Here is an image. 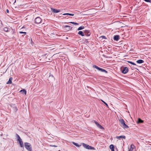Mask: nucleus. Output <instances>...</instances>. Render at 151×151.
Segmentation results:
<instances>
[{"label": "nucleus", "mask_w": 151, "mask_h": 151, "mask_svg": "<svg viewBox=\"0 0 151 151\" xmlns=\"http://www.w3.org/2000/svg\"><path fill=\"white\" fill-rule=\"evenodd\" d=\"M136 62L138 63L141 64L143 63L144 62V61L142 60H137Z\"/></svg>", "instance_id": "dca6fc26"}, {"label": "nucleus", "mask_w": 151, "mask_h": 151, "mask_svg": "<svg viewBox=\"0 0 151 151\" xmlns=\"http://www.w3.org/2000/svg\"><path fill=\"white\" fill-rule=\"evenodd\" d=\"M85 35L87 36H89L90 35L91 32L88 30H86L84 31Z\"/></svg>", "instance_id": "1a4fd4ad"}, {"label": "nucleus", "mask_w": 151, "mask_h": 151, "mask_svg": "<svg viewBox=\"0 0 151 151\" xmlns=\"http://www.w3.org/2000/svg\"><path fill=\"white\" fill-rule=\"evenodd\" d=\"M42 21V19L40 17H36L35 20V22L36 24H40Z\"/></svg>", "instance_id": "423d86ee"}, {"label": "nucleus", "mask_w": 151, "mask_h": 151, "mask_svg": "<svg viewBox=\"0 0 151 151\" xmlns=\"http://www.w3.org/2000/svg\"><path fill=\"white\" fill-rule=\"evenodd\" d=\"M67 14H68V13H65V14H63V15H67Z\"/></svg>", "instance_id": "e433bc0d"}, {"label": "nucleus", "mask_w": 151, "mask_h": 151, "mask_svg": "<svg viewBox=\"0 0 151 151\" xmlns=\"http://www.w3.org/2000/svg\"><path fill=\"white\" fill-rule=\"evenodd\" d=\"M83 146L86 148L88 149L95 150L94 147L90 146L88 145H87L84 143H82Z\"/></svg>", "instance_id": "20e7f679"}, {"label": "nucleus", "mask_w": 151, "mask_h": 151, "mask_svg": "<svg viewBox=\"0 0 151 151\" xmlns=\"http://www.w3.org/2000/svg\"><path fill=\"white\" fill-rule=\"evenodd\" d=\"M126 137L125 136L122 135L119 136H117L116 138L118 139H120L121 138L125 139Z\"/></svg>", "instance_id": "4468645a"}, {"label": "nucleus", "mask_w": 151, "mask_h": 151, "mask_svg": "<svg viewBox=\"0 0 151 151\" xmlns=\"http://www.w3.org/2000/svg\"><path fill=\"white\" fill-rule=\"evenodd\" d=\"M4 30L6 32H7L10 30V29L8 27H5L4 28Z\"/></svg>", "instance_id": "f3484780"}, {"label": "nucleus", "mask_w": 151, "mask_h": 151, "mask_svg": "<svg viewBox=\"0 0 151 151\" xmlns=\"http://www.w3.org/2000/svg\"><path fill=\"white\" fill-rule=\"evenodd\" d=\"M133 150V149L132 148H130L129 149V151H132V150Z\"/></svg>", "instance_id": "f704fd0d"}, {"label": "nucleus", "mask_w": 151, "mask_h": 151, "mask_svg": "<svg viewBox=\"0 0 151 151\" xmlns=\"http://www.w3.org/2000/svg\"><path fill=\"white\" fill-rule=\"evenodd\" d=\"M113 39L114 40L118 41L119 39V36L118 35L114 36Z\"/></svg>", "instance_id": "9b49d317"}, {"label": "nucleus", "mask_w": 151, "mask_h": 151, "mask_svg": "<svg viewBox=\"0 0 151 151\" xmlns=\"http://www.w3.org/2000/svg\"><path fill=\"white\" fill-rule=\"evenodd\" d=\"M11 106L13 107L14 111L15 112H16L17 111L18 109L16 106L15 104H12Z\"/></svg>", "instance_id": "9d476101"}, {"label": "nucleus", "mask_w": 151, "mask_h": 151, "mask_svg": "<svg viewBox=\"0 0 151 151\" xmlns=\"http://www.w3.org/2000/svg\"><path fill=\"white\" fill-rule=\"evenodd\" d=\"M67 15H70V16H73L74 15V14H73L68 13Z\"/></svg>", "instance_id": "7c9ffc66"}, {"label": "nucleus", "mask_w": 151, "mask_h": 151, "mask_svg": "<svg viewBox=\"0 0 151 151\" xmlns=\"http://www.w3.org/2000/svg\"><path fill=\"white\" fill-rule=\"evenodd\" d=\"M25 148L29 151H32V147L30 144L26 142L24 143Z\"/></svg>", "instance_id": "f03ea898"}, {"label": "nucleus", "mask_w": 151, "mask_h": 151, "mask_svg": "<svg viewBox=\"0 0 151 151\" xmlns=\"http://www.w3.org/2000/svg\"><path fill=\"white\" fill-rule=\"evenodd\" d=\"M19 32L20 34H24V35L26 34V32Z\"/></svg>", "instance_id": "c85d7f7f"}, {"label": "nucleus", "mask_w": 151, "mask_h": 151, "mask_svg": "<svg viewBox=\"0 0 151 151\" xmlns=\"http://www.w3.org/2000/svg\"><path fill=\"white\" fill-rule=\"evenodd\" d=\"M12 77H10L9 79V80L8 81V82L6 83V84H11L12 83Z\"/></svg>", "instance_id": "2eb2a0df"}, {"label": "nucleus", "mask_w": 151, "mask_h": 151, "mask_svg": "<svg viewBox=\"0 0 151 151\" xmlns=\"http://www.w3.org/2000/svg\"><path fill=\"white\" fill-rule=\"evenodd\" d=\"M101 101L104 104H105V105H106V107H109V106H108L107 104L106 103L105 101H103L102 100H101Z\"/></svg>", "instance_id": "bb28decb"}, {"label": "nucleus", "mask_w": 151, "mask_h": 151, "mask_svg": "<svg viewBox=\"0 0 151 151\" xmlns=\"http://www.w3.org/2000/svg\"><path fill=\"white\" fill-rule=\"evenodd\" d=\"M64 28L67 31L71 30L73 28L72 27L68 25L65 26L64 27Z\"/></svg>", "instance_id": "6e6552de"}, {"label": "nucleus", "mask_w": 151, "mask_h": 151, "mask_svg": "<svg viewBox=\"0 0 151 151\" xmlns=\"http://www.w3.org/2000/svg\"><path fill=\"white\" fill-rule=\"evenodd\" d=\"M19 142V144H20V145L21 147H24L22 139H20L17 141Z\"/></svg>", "instance_id": "ddd939ff"}, {"label": "nucleus", "mask_w": 151, "mask_h": 151, "mask_svg": "<svg viewBox=\"0 0 151 151\" xmlns=\"http://www.w3.org/2000/svg\"><path fill=\"white\" fill-rule=\"evenodd\" d=\"M84 28V27L82 26L79 27L77 29L78 30L83 29Z\"/></svg>", "instance_id": "5701e85b"}, {"label": "nucleus", "mask_w": 151, "mask_h": 151, "mask_svg": "<svg viewBox=\"0 0 151 151\" xmlns=\"http://www.w3.org/2000/svg\"><path fill=\"white\" fill-rule=\"evenodd\" d=\"M135 147V146H134V145H133V144H132L130 146V148H132V149H133V148H134Z\"/></svg>", "instance_id": "cd10ccee"}, {"label": "nucleus", "mask_w": 151, "mask_h": 151, "mask_svg": "<svg viewBox=\"0 0 151 151\" xmlns=\"http://www.w3.org/2000/svg\"><path fill=\"white\" fill-rule=\"evenodd\" d=\"M51 10L52 12H53L54 13H58L60 12V10L57 9H53L52 8H51Z\"/></svg>", "instance_id": "f8f14e48"}, {"label": "nucleus", "mask_w": 151, "mask_h": 151, "mask_svg": "<svg viewBox=\"0 0 151 151\" xmlns=\"http://www.w3.org/2000/svg\"><path fill=\"white\" fill-rule=\"evenodd\" d=\"M101 37L103 39H106V37L104 36H102Z\"/></svg>", "instance_id": "2f4dec72"}, {"label": "nucleus", "mask_w": 151, "mask_h": 151, "mask_svg": "<svg viewBox=\"0 0 151 151\" xmlns=\"http://www.w3.org/2000/svg\"><path fill=\"white\" fill-rule=\"evenodd\" d=\"M146 2H150L151 0H144Z\"/></svg>", "instance_id": "473e14b6"}, {"label": "nucleus", "mask_w": 151, "mask_h": 151, "mask_svg": "<svg viewBox=\"0 0 151 151\" xmlns=\"http://www.w3.org/2000/svg\"><path fill=\"white\" fill-rule=\"evenodd\" d=\"M6 12L7 13H9V11L8 9H7L6 10Z\"/></svg>", "instance_id": "c9c22d12"}, {"label": "nucleus", "mask_w": 151, "mask_h": 151, "mask_svg": "<svg viewBox=\"0 0 151 151\" xmlns=\"http://www.w3.org/2000/svg\"><path fill=\"white\" fill-rule=\"evenodd\" d=\"M47 55V54H45L44 55H42V57L43 58H44Z\"/></svg>", "instance_id": "c756f323"}, {"label": "nucleus", "mask_w": 151, "mask_h": 151, "mask_svg": "<svg viewBox=\"0 0 151 151\" xmlns=\"http://www.w3.org/2000/svg\"><path fill=\"white\" fill-rule=\"evenodd\" d=\"M15 0L14 2V4L16 2V0Z\"/></svg>", "instance_id": "58836bf2"}, {"label": "nucleus", "mask_w": 151, "mask_h": 151, "mask_svg": "<svg viewBox=\"0 0 151 151\" xmlns=\"http://www.w3.org/2000/svg\"><path fill=\"white\" fill-rule=\"evenodd\" d=\"M50 146L52 147H57V146L55 145H51Z\"/></svg>", "instance_id": "72a5a7b5"}, {"label": "nucleus", "mask_w": 151, "mask_h": 151, "mask_svg": "<svg viewBox=\"0 0 151 151\" xmlns=\"http://www.w3.org/2000/svg\"><path fill=\"white\" fill-rule=\"evenodd\" d=\"M93 67L94 68H96V69L101 71V72H104L106 73H108V72L106 70L104 69H103L102 68H101L100 67H98V66H97L96 65H93Z\"/></svg>", "instance_id": "7ed1b4c3"}, {"label": "nucleus", "mask_w": 151, "mask_h": 151, "mask_svg": "<svg viewBox=\"0 0 151 151\" xmlns=\"http://www.w3.org/2000/svg\"><path fill=\"white\" fill-rule=\"evenodd\" d=\"M16 137L17 139V140H20V139H22L20 137V136H19V135L18 134H16Z\"/></svg>", "instance_id": "4be33fe9"}, {"label": "nucleus", "mask_w": 151, "mask_h": 151, "mask_svg": "<svg viewBox=\"0 0 151 151\" xmlns=\"http://www.w3.org/2000/svg\"><path fill=\"white\" fill-rule=\"evenodd\" d=\"M70 23L76 25H78V23L74 22H70Z\"/></svg>", "instance_id": "a878e982"}, {"label": "nucleus", "mask_w": 151, "mask_h": 151, "mask_svg": "<svg viewBox=\"0 0 151 151\" xmlns=\"http://www.w3.org/2000/svg\"><path fill=\"white\" fill-rule=\"evenodd\" d=\"M72 143L74 145H75V146H76L78 147H80L81 146V145H78V143H76L74 142H72Z\"/></svg>", "instance_id": "aec40b11"}, {"label": "nucleus", "mask_w": 151, "mask_h": 151, "mask_svg": "<svg viewBox=\"0 0 151 151\" xmlns=\"http://www.w3.org/2000/svg\"><path fill=\"white\" fill-rule=\"evenodd\" d=\"M121 70L122 73L126 74L128 72L129 70L128 68L126 67L122 68L121 69Z\"/></svg>", "instance_id": "39448f33"}, {"label": "nucleus", "mask_w": 151, "mask_h": 151, "mask_svg": "<svg viewBox=\"0 0 151 151\" xmlns=\"http://www.w3.org/2000/svg\"><path fill=\"white\" fill-rule=\"evenodd\" d=\"M127 62L133 65H136V64H135L134 63L130 61H128Z\"/></svg>", "instance_id": "393cba45"}, {"label": "nucleus", "mask_w": 151, "mask_h": 151, "mask_svg": "<svg viewBox=\"0 0 151 151\" xmlns=\"http://www.w3.org/2000/svg\"><path fill=\"white\" fill-rule=\"evenodd\" d=\"M119 121L121 124L122 127L124 129H127L129 127V126L125 124L123 119H120Z\"/></svg>", "instance_id": "f257e3e1"}, {"label": "nucleus", "mask_w": 151, "mask_h": 151, "mask_svg": "<svg viewBox=\"0 0 151 151\" xmlns=\"http://www.w3.org/2000/svg\"><path fill=\"white\" fill-rule=\"evenodd\" d=\"M20 92L22 93L25 94V95L26 94V91L25 89H23L22 90H21L20 91Z\"/></svg>", "instance_id": "412c9836"}, {"label": "nucleus", "mask_w": 151, "mask_h": 151, "mask_svg": "<svg viewBox=\"0 0 151 151\" xmlns=\"http://www.w3.org/2000/svg\"><path fill=\"white\" fill-rule=\"evenodd\" d=\"M3 135V134L2 133L1 134V135H0L1 136H2Z\"/></svg>", "instance_id": "4c0bfd02"}, {"label": "nucleus", "mask_w": 151, "mask_h": 151, "mask_svg": "<svg viewBox=\"0 0 151 151\" xmlns=\"http://www.w3.org/2000/svg\"><path fill=\"white\" fill-rule=\"evenodd\" d=\"M109 148L111 150V151H114V146L113 145H111L110 146Z\"/></svg>", "instance_id": "6ab92c4d"}, {"label": "nucleus", "mask_w": 151, "mask_h": 151, "mask_svg": "<svg viewBox=\"0 0 151 151\" xmlns=\"http://www.w3.org/2000/svg\"><path fill=\"white\" fill-rule=\"evenodd\" d=\"M78 34L79 35H81L82 36H84V33L81 31H80L78 32Z\"/></svg>", "instance_id": "a211bd4d"}, {"label": "nucleus", "mask_w": 151, "mask_h": 151, "mask_svg": "<svg viewBox=\"0 0 151 151\" xmlns=\"http://www.w3.org/2000/svg\"><path fill=\"white\" fill-rule=\"evenodd\" d=\"M93 121L96 124L99 128L102 129H104V128L100 124H99L97 122L93 120Z\"/></svg>", "instance_id": "0eeeda50"}, {"label": "nucleus", "mask_w": 151, "mask_h": 151, "mask_svg": "<svg viewBox=\"0 0 151 151\" xmlns=\"http://www.w3.org/2000/svg\"><path fill=\"white\" fill-rule=\"evenodd\" d=\"M143 122V121L141 120L140 118H139L137 122V123H142Z\"/></svg>", "instance_id": "b1692460"}]
</instances>
